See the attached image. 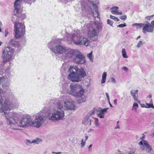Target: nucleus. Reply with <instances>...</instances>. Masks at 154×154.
<instances>
[{
	"mask_svg": "<svg viewBox=\"0 0 154 154\" xmlns=\"http://www.w3.org/2000/svg\"><path fill=\"white\" fill-rule=\"evenodd\" d=\"M5 100L2 98L0 102V112H4L6 119L8 124L10 125L11 128L14 130H18V128L24 127L32 125V121L30 118H26L22 119L21 120L18 119L17 114L14 112L11 109L14 104V103L11 102L9 105L6 104L3 106V103H5Z\"/></svg>",
	"mask_w": 154,
	"mask_h": 154,
	"instance_id": "obj_1",
	"label": "nucleus"
},
{
	"mask_svg": "<svg viewBox=\"0 0 154 154\" xmlns=\"http://www.w3.org/2000/svg\"><path fill=\"white\" fill-rule=\"evenodd\" d=\"M63 102L59 101L56 104V106L51 110L48 115L49 120L52 121L62 119L64 116V112L63 109Z\"/></svg>",
	"mask_w": 154,
	"mask_h": 154,
	"instance_id": "obj_2",
	"label": "nucleus"
},
{
	"mask_svg": "<svg viewBox=\"0 0 154 154\" xmlns=\"http://www.w3.org/2000/svg\"><path fill=\"white\" fill-rule=\"evenodd\" d=\"M70 72L68 78L72 82H79L81 81L82 78L86 76L84 69L83 68L79 69L76 66H70L69 69Z\"/></svg>",
	"mask_w": 154,
	"mask_h": 154,
	"instance_id": "obj_3",
	"label": "nucleus"
},
{
	"mask_svg": "<svg viewBox=\"0 0 154 154\" xmlns=\"http://www.w3.org/2000/svg\"><path fill=\"white\" fill-rule=\"evenodd\" d=\"M60 39L53 38L48 44V47L55 54H63L66 51L65 48L61 45Z\"/></svg>",
	"mask_w": 154,
	"mask_h": 154,
	"instance_id": "obj_4",
	"label": "nucleus"
},
{
	"mask_svg": "<svg viewBox=\"0 0 154 154\" xmlns=\"http://www.w3.org/2000/svg\"><path fill=\"white\" fill-rule=\"evenodd\" d=\"M70 87L71 91L69 94L76 97L78 98L77 100L79 103L85 102V100L83 97L85 90L83 88L78 84H71Z\"/></svg>",
	"mask_w": 154,
	"mask_h": 154,
	"instance_id": "obj_5",
	"label": "nucleus"
},
{
	"mask_svg": "<svg viewBox=\"0 0 154 154\" xmlns=\"http://www.w3.org/2000/svg\"><path fill=\"white\" fill-rule=\"evenodd\" d=\"M66 35L68 42L73 41L75 44L87 46L89 42V41L88 38L83 36H80L79 35H74L66 33Z\"/></svg>",
	"mask_w": 154,
	"mask_h": 154,
	"instance_id": "obj_6",
	"label": "nucleus"
},
{
	"mask_svg": "<svg viewBox=\"0 0 154 154\" xmlns=\"http://www.w3.org/2000/svg\"><path fill=\"white\" fill-rule=\"evenodd\" d=\"M14 36L16 38H19L22 37L25 34V26L24 22L21 20L16 19L14 21Z\"/></svg>",
	"mask_w": 154,
	"mask_h": 154,
	"instance_id": "obj_7",
	"label": "nucleus"
},
{
	"mask_svg": "<svg viewBox=\"0 0 154 154\" xmlns=\"http://www.w3.org/2000/svg\"><path fill=\"white\" fill-rule=\"evenodd\" d=\"M88 3L87 5L84 3H81V6L82 8L87 9H88L92 10H98V5L99 1V0H88Z\"/></svg>",
	"mask_w": 154,
	"mask_h": 154,
	"instance_id": "obj_8",
	"label": "nucleus"
},
{
	"mask_svg": "<svg viewBox=\"0 0 154 154\" xmlns=\"http://www.w3.org/2000/svg\"><path fill=\"white\" fill-rule=\"evenodd\" d=\"M38 115V117L36 116L35 121H32V125L37 128L40 127L45 120L44 117V112L42 111L39 112Z\"/></svg>",
	"mask_w": 154,
	"mask_h": 154,
	"instance_id": "obj_9",
	"label": "nucleus"
},
{
	"mask_svg": "<svg viewBox=\"0 0 154 154\" xmlns=\"http://www.w3.org/2000/svg\"><path fill=\"white\" fill-rule=\"evenodd\" d=\"M99 32L94 27L91 26L88 32V36L92 40L95 41L98 38Z\"/></svg>",
	"mask_w": 154,
	"mask_h": 154,
	"instance_id": "obj_10",
	"label": "nucleus"
},
{
	"mask_svg": "<svg viewBox=\"0 0 154 154\" xmlns=\"http://www.w3.org/2000/svg\"><path fill=\"white\" fill-rule=\"evenodd\" d=\"M74 59V61L78 64H83L85 62V57L81 53L78 51Z\"/></svg>",
	"mask_w": 154,
	"mask_h": 154,
	"instance_id": "obj_11",
	"label": "nucleus"
},
{
	"mask_svg": "<svg viewBox=\"0 0 154 154\" xmlns=\"http://www.w3.org/2000/svg\"><path fill=\"white\" fill-rule=\"evenodd\" d=\"M60 101L63 102V104L64 103V105H63V109L64 110H74L75 107V103L74 102L69 101Z\"/></svg>",
	"mask_w": 154,
	"mask_h": 154,
	"instance_id": "obj_12",
	"label": "nucleus"
},
{
	"mask_svg": "<svg viewBox=\"0 0 154 154\" xmlns=\"http://www.w3.org/2000/svg\"><path fill=\"white\" fill-rule=\"evenodd\" d=\"M78 51L71 49H68L67 50L65 57L66 58H70L73 57L77 53Z\"/></svg>",
	"mask_w": 154,
	"mask_h": 154,
	"instance_id": "obj_13",
	"label": "nucleus"
},
{
	"mask_svg": "<svg viewBox=\"0 0 154 154\" xmlns=\"http://www.w3.org/2000/svg\"><path fill=\"white\" fill-rule=\"evenodd\" d=\"M143 26L142 31L144 33H146V32H152L153 31V29L149 23L145 24Z\"/></svg>",
	"mask_w": 154,
	"mask_h": 154,
	"instance_id": "obj_14",
	"label": "nucleus"
},
{
	"mask_svg": "<svg viewBox=\"0 0 154 154\" xmlns=\"http://www.w3.org/2000/svg\"><path fill=\"white\" fill-rule=\"evenodd\" d=\"M21 10H14L13 14L14 15L17 17L18 18H20L21 19H24L26 18V16L25 14H21L22 12L20 11Z\"/></svg>",
	"mask_w": 154,
	"mask_h": 154,
	"instance_id": "obj_15",
	"label": "nucleus"
},
{
	"mask_svg": "<svg viewBox=\"0 0 154 154\" xmlns=\"http://www.w3.org/2000/svg\"><path fill=\"white\" fill-rule=\"evenodd\" d=\"M91 120L89 118V116L87 115L84 118L82 122V124L85 125L91 124Z\"/></svg>",
	"mask_w": 154,
	"mask_h": 154,
	"instance_id": "obj_16",
	"label": "nucleus"
},
{
	"mask_svg": "<svg viewBox=\"0 0 154 154\" xmlns=\"http://www.w3.org/2000/svg\"><path fill=\"white\" fill-rule=\"evenodd\" d=\"M144 145L146 148V150L148 152H150L152 150L151 147L148 144V142L146 140H144L143 142Z\"/></svg>",
	"mask_w": 154,
	"mask_h": 154,
	"instance_id": "obj_17",
	"label": "nucleus"
},
{
	"mask_svg": "<svg viewBox=\"0 0 154 154\" xmlns=\"http://www.w3.org/2000/svg\"><path fill=\"white\" fill-rule=\"evenodd\" d=\"M9 44L15 47L19 46L18 42L15 39H11L9 42Z\"/></svg>",
	"mask_w": 154,
	"mask_h": 154,
	"instance_id": "obj_18",
	"label": "nucleus"
},
{
	"mask_svg": "<svg viewBox=\"0 0 154 154\" xmlns=\"http://www.w3.org/2000/svg\"><path fill=\"white\" fill-rule=\"evenodd\" d=\"M92 27H94L95 29L97 28L98 30H101L102 28V26L101 24L98 23H95L94 25L91 26Z\"/></svg>",
	"mask_w": 154,
	"mask_h": 154,
	"instance_id": "obj_19",
	"label": "nucleus"
},
{
	"mask_svg": "<svg viewBox=\"0 0 154 154\" xmlns=\"http://www.w3.org/2000/svg\"><path fill=\"white\" fill-rule=\"evenodd\" d=\"M132 5V3L130 2H128L124 5V8L122 9H130L131 8V7Z\"/></svg>",
	"mask_w": 154,
	"mask_h": 154,
	"instance_id": "obj_20",
	"label": "nucleus"
},
{
	"mask_svg": "<svg viewBox=\"0 0 154 154\" xmlns=\"http://www.w3.org/2000/svg\"><path fill=\"white\" fill-rule=\"evenodd\" d=\"M104 8L105 9H110V10H118L119 8L117 6H113L110 8L109 5H105L104 6Z\"/></svg>",
	"mask_w": 154,
	"mask_h": 154,
	"instance_id": "obj_21",
	"label": "nucleus"
},
{
	"mask_svg": "<svg viewBox=\"0 0 154 154\" xmlns=\"http://www.w3.org/2000/svg\"><path fill=\"white\" fill-rule=\"evenodd\" d=\"M106 76L107 73L106 72H103L102 76V79L101 81V83L102 84H103L105 82Z\"/></svg>",
	"mask_w": 154,
	"mask_h": 154,
	"instance_id": "obj_22",
	"label": "nucleus"
},
{
	"mask_svg": "<svg viewBox=\"0 0 154 154\" xmlns=\"http://www.w3.org/2000/svg\"><path fill=\"white\" fill-rule=\"evenodd\" d=\"M22 0H16L14 4V10H19L17 7L18 5L20 4V3Z\"/></svg>",
	"mask_w": 154,
	"mask_h": 154,
	"instance_id": "obj_23",
	"label": "nucleus"
},
{
	"mask_svg": "<svg viewBox=\"0 0 154 154\" xmlns=\"http://www.w3.org/2000/svg\"><path fill=\"white\" fill-rule=\"evenodd\" d=\"M42 141L41 139L36 138L32 140V142L35 144H38L41 143Z\"/></svg>",
	"mask_w": 154,
	"mask_h": 154,
	"instance_id": "obj_24",
	"label": "nucleus"
},
{
	"mask_svg": "<svg viewBox=\"0 0 154 154\" xmlns=\"http://www.w3.org/2000/svg\"><path fill=\"white\" fill-rule=\"evenodd\" d=\"M92 14L93 16L95 17H98L99 16V13L98 10H93Z\"/></svg>",
	"mask_w": 154,
	"mask_h": 154,
	"instance_id": "obj_25",
	"label": "nucleus"
},
{
	"mask_svg": "<svg viewBox=\"0 0 154 154\" xmlns=\"http://www.w3.org/2000/svg\"><path fill=\"white\" fill-rule=\"evenodd\" d=\"M145 25L144 23H135L133 24H132L133 26H136L137 27V29L138 28V27H142L143 26Z\"/></svg>",
	"mask_w": 154,
	"mask_h": 154,
	"instance_id": "obj_26",
	"label": "nucleus"
},
{
	"mask_svg": "<svg viewBox=\"0 0 154 154\" xmlns=\"http://www.w3.org/2000/svg\"><path fill=\"white\" fill-rule=\"evenodd\" d=\"M122 55L123 57L126 58H127L128 57V56L126 54L125 49L123 48L122 49Z\"/></svg>",
	"mask_w": 154,
	"mask_h": 154,
	"instance_id": "obj_27",
	"label": "nucleus"
},
{
	"mask_svg": "<svg viewBox=\"0 0 154 154\" xmlns=\"http://www.w3.org/2000/svg\"><path fill=\"white\" fill-rule=\"evenodd\" d=\"M87 56L91 61H93L94 57L92 55V51H91L89 54H87Z\"/></svg>",
	"mask_w": 154,
	"mask_h": 154,
	"instance_id": "obj_28",
	"label": "nucleus"
},
{
	"mask_svg": "<svg viewBox=\"0 0 154 154\" xmlns=\"http://www.w3.org/2000/svg\"><path fill=\"white\" fill-rule=\"evenodd\" d=\"M108 108H106L102 109L100 107L99 108H98V109L99 110H100V112L101 113V114H103L104 115L105 112H106L107 110L108 109Z\"/></svg>",
	"mask_w": 154,
	"mask_h": 154,
	"instance_id": "obj_29",
	"label": "nucleus"
},
{
	"mask_svg": "<svg viewBox=\"0 0 154 154\" xmlns=\"http://www.w3.org/2000/svg\"><path fill=\"white\" fill-rule=\"evenodd\" d=\"M112 13L114 14L121 15L122 14L121 11H118V10H112Z\"/></svg>",
	"mask_w": 154,
	"mask_h": 154,
	"instance_id": "obj_30",
	"label": "nucleus"
},
{
	"mask_svg": "<svg viewBox=\"0 0 154 154\" xmlns=\"http://www.w3.org/2000/svg\"><path fill=\"white\" fill-rule=\"evenodd\" d=\"M143 45V43L141 41H140L138 42L136 47L137 48H139L140 47H142Z\"/></svg>",
	"mask_w": 154,
	"mask_h": 154,
	"instance_id": "obj_31",
	"label": "nucleus"
},
{
	"mask_svg": "<svg viewBox=\"0 0 154 154\" xmlns=\"http://www.w3.org/2000/svg\"><path fill=\"white\" fill-rule=\"evenodd\" d=\"M130 93L131 95L133 97V98L135 100L137 101V99H136L135 93L134 91H131Z\"/></svg>",
	"mask_w": 154,
	"mask_h": 154,
	"instance_id": "obj_32",
	"label": "nucleus"
},
{
	"mask_svg": "<svg viewBox=\"0 0 154 154\" xmlns=\"http://www.w3.org/2000/svg\"><path fill=\"white\" fill-rule=\"evenodd\" d=\"M146 108H152L154 109V106L153 103H146Z\"/></svg>",
	"mask_w": 154,
	"mask_h": 154,
	"instance_id": "obj_33",
	"label": "nucleus"
},
{
	"mask_svg": "<svg viewBox=\"0 0 154 154\" xmlns=\"http://www.w3.org/2000/svg\"><path fill=\"white\" fill-rule=\"evenodd\" d=\"M25 2L29 4H31L34 2L35 0H24Z\"/></svg>",
	"mask_w": 154,
	"mask_h": 154,
	"instance_id": "obj_34",
	"label": "nucleus"
},
{
	"mask_svg": "<svg viewBox=\"0 0 154 154\" xmlns=\"http://www.w3.org/2000/svg\"><path fill=\"white\" fill-rule=\"evenodd\" d=\"M95 121V126L97 127H99V124L98 122V119L97 118H94Z\"/></svg>",
	"mask_w": 154,
	"mask_h": 154,
	"instance_id": "obj_35",
	"label": "nucleus"
},
{
	"mask_svg": "<svg viewBox=\"0 0 154 154\" xmlns=\"http://www.w3.org/2000/svg\"><path fill=\"white\" fill-rule=\"evenodd\" d=\"M25 143L26 144L27 146H29L30 144L33 143L32 142V141H31L30 140L27 139L25 140Z\"/></svg>",
	"mask_w": 154,
	"mask_h": 154,
	"instance_id": "obj_36",
	"label": "nucleus"
},
{
	"mask_svg": "<svg viewBox=\"0 0 154 154\" xmlns=\"http://www.w3.org/2000/svg\"><path fill=\"white\" fill-rule=\"evenodd\" d=\"M110 18L116 21L117 22H118L119 20V19L118 18L111 15H110Z\"/></svg>",
	"mask_w": 154,
	"mask_h": 154,
	"instance_id": "obj_37",
	"label": "nucleus"
},
{
	"mask_svg": "<svg viewBox=\"0 0 154 154\" xmlns=\"http://www.w3.org/2000/svg\"><path fill=\"white\" fill-rule=\"evenodd\" d=\"M138 107V104L137 103H134L132 109H136Z\"/></svg>",
	"mask_w": 154,
	"mask_h": 154,
	"instance_id": "obj_38",
	"label": "nucleus"
},
{
	"mask_svg": "<svg viewBox=\"0 0 154 154\" xmlns=\"http://www.w3.org/2000/svg\"><path fill=\"white\" fill-rule=\"evenodd\" d=\"M107 23L110 26H112L113 24V21L110 19H108L107 20Z\"/></svg>",
	"mask_w": 154,
	"mask_h": 154,
	"instance_id": "obj_39",
	"label": "nucleus"
},
{
	"mask_svg": "<svg viewBox=\"0 0 154 154\" xmlns=\"http://www.w3.org/2000/svg\"><path fill=\"white\" fill-rule=\"evenodd\" d=\"M120 18L122 20H125L126 19L127 16L126 15H123L121 16Z\"/></svg>",
	"mask_w": 154,
	"mask_h": 154,
	"instance_id": "obj_40",
	"label": "nucleus"
},
{
	"mask_svg": "<svg viewBox=\"0 0 154 154\" xmlns=\"http://www.w3.org/2000/svg\"><path fill=\"white\" fill-rule=\"evenodd\" d=\"M126 26V25L125 23H124L123 24H121L119 25L118 26V27H125Z\"/></svg>",
	"mask_w": 154,
	"mask_h": 154,
	"instance_id": "obj_41",
	"label": "nucleus"
},
{
	"mask_svg": "<svg viewBox=\"0 0 154 154\" xmlns=\"http://www.w3.org/2000/svg\"><path fill=\"white\" fill-rule=\"evenodd\" d=\"M98 116L101 118H103L104 117V115L101 114V113L100 112L98 114Z\"/></svg>",
	"mask_w": 154,
	"mask_h": 154,
	"instance_id": "obj_42",
	"label": "nucleus"
},
{
	"mask_svg": "<svg viewBox=\"0 0 154 154\" xmlns=\"http://www.w3.org/2000/svg\"><path fill=\"white\" fill-rule=\"evenodd\" d=\"M85 141L84 142V140L83 139L82 140V142L81 143V147H83L85 145Z\"/></svg>",
	"mask_w": 154,
	"mask_h": 154,
	"instance_id": "obj_43",
	"label": "nucleus"
},
{
	"mask_svg": "<svg viewBox=\"0 0 154 154\" xmlns=\"http://www.w3.org/2000/svg\"><path fill=\"white\" fill-rule=\"evenodd\" d=\"M154 16V15L149 16L146 17V19L148 20H149Z\"/></svg>",
	"mask_w": 154,
	"mask_h": 154,
	"instance_id": "obj_44",
	"label": "nucleus"
},
{
	"mask_svg": "<svg viewBox=\"0 0 154 154\" xmlns=\"http://www.w3.org/2000/svg\"><path fill=\"white\" fill-rule=\"evenodd\" d=\"M150 24L153 29H154V20L151 22Z\"/></svg>",
	"mask_w": 154,
	"mask_h": 154,
	"instance_id": "obj_45",
	"label": "nucleus"
},
{
	"mask_svg": "<svg viewBox=\"0 0 154 154\" xmlns=\"http://www.w3.org/2000/svg\"><path fill=\"white\" fill-rule=\"evenodd\" d=\"M122 69L124 70L126 72H128V68L125 66L123 67L122 68Z\"/></svg>",
	"mask_w": 154,
	"mask_h": 154,
	"instance_id": "obj_46",
	"label": "nucleus"
},
{
	"mask_svg": "<svg viewBox=\"0 0 154 154\" xmlns=\"http://www.w3.org/2000/svg\"><path fill=\"white\" fill-rule=\"evenodd\" d=\"M110 79L111 81L113 83H116V82L115 79L113 78H111Z\"/></svg>",
	"mask_w": 154,
	"mask_h": 154,
	"instance_id": "obj_47",
	"label": "nucleus"
},
{
	"mask_svg": "<svg viewBox=\"0 0 154 154\" xmlns=\"http://www.w3.org/2000/svg\"><path fill=\"white\" fill-rule=\"evenodd\" d=\"M95 112V109H93L90 112V115H91L93 114Z\"/></svg>",
	"mask_w": 154,
	"mask_h": 154,
	"instance_id": "obj_48",
	"label": "nucleus"
},
{
	"mask_svg": "<svg viewBox=\"0 0 154 154\" xmlns=\"http://www.w3.org/2000/svg\"><path fill=\"white\" fill-rule=\"evenodd\" d=\"M8 29H6L5 30V37H6L7 35L8 34Z\"/></svg>",
	"mask_w": 154,
	"mask_h": 154,
	"instance_id": "obj_49",
	"label": "nucleus"
},
{
	"mask_svg": "<svg viewBox=\"0 0 154 154\" xmlns=\"http://www.w3.org/2000/svg\"><path fill=\"white\" fill-rule=\"evenodd\" d=\"M106 97L107 98L108 101H109V98L108 94L106 92Z\"/></svg>",
	"mask_w": 154,
	"mask_h": 154,
	"instance_id": "obj_50",
	"label": "nucleus"
},
{
	"mask_svg": "<svg viewBox=\"0 0 154 154\" xmlns=\"http://www.w3.org/2000/svg\"><path fill=\"white\" fill-rule=\"evenodd\" d=\"M114 103L116 105H117V100L116 99H115L113 101Z\"/></svg>",
	"mask_w": 154,
	"mask_h": 154,
	"instance_id": "obj_51",
	"label": "nucleus"
},
{
	"mask_svg": "<svg viewBox=\"0 0 154 154\" xmlns=\"http://www.w3.org/2000/svg\"><path fill=\"white\" fill-rule=\"evenodd\" d=\"M141 106L142 107H145L146 108V106L144 104H141Z\"/></svg>",
	"mask_w": 154,
	"mask_h": 154,
	"instance_id": "obj_52",
	"label": "nucleus"
},
{
	"mask_svg": "<svg viewBox=\"0 0 154 154\" xmlns=\"http://www.w3.org/2000/svg\"><path fill=\"white\" fill-rule=\"evenodd\" d=\"M52 153H54V154H60L61 153V152H52Z\"/></svg>",
	"mask_w": 154,
	"mask_h": 154,
	"instance_id": "obj_53",
	"label": "nucleus"
},
{
	"mask_svg": "<svg viewBox=\"0 0 154 154\" xmlns=\"http://www.w3.org/2000/svg\"><path fill=\"white\" fill-rule=\"evenodd\" d=\"M120 128L119 125L118 124H117V126L115 128V129H118Z\"/></svg>",
	"mask_w": 154,
	"mask_h": 154,
	"instance_id": "obj_54",
	"label": "nucleus"
},
{
	"mask_svg": "<svg viewBox=\"0 0 154 154\" xmlns=\"http://www.w3.org/2000/svg\"><path fill=\"white\" fill-rule=\"evenodd\" d=\"M94 131V130L92 129H89L88 131V133H89L90 132H91L92 131Z\"/></svg>",
	"mask_w": 154,
	"mask_h": 154,
	"instance_id": "obj_55",
	"label": "nucleus"
},
{
	"mask_svg": "<svg viewBox=\"0 0 154 154\" xmlns=\"http://www.w3.org/2000/svg\"><path fill=\"white\" fill-rule=\"evenodd\" d=\"M92 144H91L88 147V148H89V151H90V149H91V148L92 146Z\"/></svg>",
	"mask_w": 154,
	"mask_h": 154,
	"instance_id": "obj_56",
	"label": "nucleus"
},
{
	"mask_svg": "<svg viewBox=\"0 0 154 154\" xmlns=\"http://www.w3.org/2000/svg\"><path fill=\"white\" fill-rule=\"evenodd\" d=\"M139 144L140 145H143V142H142V141H140L139 143Z\"/></svg>",
	"mask_w": 154,
	"mask_h": 154,
	"instance_id": "obj_57",
	"label": "nucleus"
},
{
	"mask_svg": "<svg viewBox=\"0 0 154 154\" xmlns=\"http://www.w3.org/2000/svg\"><path fill=\"white\" fill-rule=\"evenodd\" d=\"M134 91V92H135V94H136V93H138V90H136L135 91Z\"/></svg>",
	"mask_w": 154,
	"mask_h": 154,
	"instance_id": "obj_58",
	"label": "nucleus"
},
{
	"mask_svg": "<svg viewBox=\"0 0 154 154\" xmlns=\"http://www.w3.org/2000/svg\"><path fill=\"white\" fill-rule=\"evenodd\" d=\"M88 136H85V141L88 140Z\"/></svg>",
	"mask_w": 154,
	"mask_h": 154,
	"instance_id": "obj_59",
	"label": "nucleus"
},
{
	"mask_svg": "<svg viewBox=\"0 0 154 154\" xmlns=\"http://www.w3.org/2000/svg\"><path fill=\"white\" fill-rule=\"evenodd\" d=\"M152 97V95H151V94H150L148 97L149 98H151V97Z\"/></svg>",
	"mask_w": 154,
	"mask_h": 154,
	"instance_id": "obj_60",
	"label": "nucleus"
},
{
	"mask_svg": "<svg viewBox=\"0 0 154 154\" xmlns=\"http://www.w3.org/2000/svg\"><path fill=\"white\" fill-rule=\"evenodd\" d=\"M140 38V35H139V36H138L136 38V40H138L139 38Z\"/></svg>",
	"mask_w": 154,
	"mask_h": 154,
	"instance_id": "obj_61",
	"label": "nucleus"
},
{
	"mask_svg": "<svg viewBox=\"0 0 154 154\" xmlns=\"http://www.w3.org/2000/svg\"><path fill=\"white\" fill-rule=\"evenodd\" d=\"M2 25V22L0 21V27H1Z\"/></svg>",
	"mask_w": 154,
	"mask_h": 154,
	"instance_id": "obj_62",
	"label": "nucleus"
},
{
	"mask_svg": "<svg viewBox=\"0 0 154 154\" xmlns=\"http://www.w3.org/2000/svg\"><path fill=\"white\" fill-rule=\"evenodd\" d=\"M150 103H153L152 99H151L150 101Z\"/></svg>",
	"mask_w": 154,
	"mask_h": 154,
	"instance_id": "obj_63",
	"label": "nucleus"
},
{
	"mask_svg": "<svg viewBox=\"0 0 154 154\" xmlns=\"http://www.w3.org/2000/svg\"><path fill=\"white\" fill-rule=\"evenodd\" d=\"M2 43L1 41H0V46L1 45Z\"/></svg>",
	"mask_w": 154,
	"mask_h": 154,
	"instance_id": "obj_64",
	"label": "nucleus"
}]
</instances>
